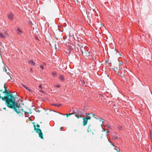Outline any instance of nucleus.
I'll use <instances>...</instances> for the list:
<instances>
[{"instance_id":"1","label":"nucleus","mask_w":152,"mask_h":152,"mask_svg":"<svg viewBox=\"0 0 152 152\" xmlns=\"http://www.w3.org/2000/svg\"><path fill=\"white\" fill-rule=\"evenodd\" d=\"M2 93L6 94V96L3 97L0 94V99L5 101V104L8 107L13 109L17 113H20V110H17V109L19 107L18 105V102H15V99L13 95L6 90L3 91Z\"/></svg>"},{"instance_id":"2","label":"nucleus","mask_w":152,"mask_h":152,"mask_svg":"<svg viewBox=\"0 0 152 152\" xmlns=\"http://www.w3.org/2000/svg\"><path fill=\"white\" fill-rule=\"evenodd\" d=\"M33 125L34 128V130L36 131V132L38 133L39 135V137L42 139H43V136L41 130L39 128L40 127V125L37 124L36 126L34 123H33Z\"/></svg>"},{"instance_id":"3","label":"nucleus","mask_w":152,"mask_h":152,"mask_svg":"<svg viewBox=\"0 0 152 152\" xmlns=\"http://www.w3.org/2000/svg\"><path fill=\"white\" fill-rule=\"evenodd\" d=\"M74 48L75 50L77 52L79 51V50L81 51L83 55V49H85V48H83V44L81 43H77L74 46Z\"/></svg>"},{"instance_id":"4","label":"nucleus","mask_w":152,"mask_h":152,"mask_svg":"<svg viewBox=\"0 0 152 152\" xmlns=\"http://www.w3.org/2000/svg\"><path fill=\"white\" fill-rule=\"evenodd\" d=\"M100 141L102 143H105L108 141H109L107 135H102L101 137Z\"/></svg>"},{"instance_id":"5","label":"nucleus","mask_w":152,"mask_h":152,"mask_svg":"<svg viewBox=\"0 0 152 152\" xmlns=\"http://www.w3.org/2000/svg\"><path fill=\"white\" fill-rule=\"evenodd\" d=\"M73 113V114H75L76 115V116L77 118H79L81 117V115L83 114V113L82 112L79 110H76Z\"/></svg>"},{"instance_id":"6","label":"nucleus","mask_w":152,"mask_h":152,"mask_svg":"<svg viewBox=\"0 0 152 152\" xmlns=\"http://www.w3.org/2000/svg\"><path fill=\"white\" fill-rule=\"evenodd\" d=\"M95 130V128L93 125L90 124L87 129V132H92L93 133V131Z\"/></svg>"},{"instance_id":"7","label":"nucleus","mask_w":152,"mask_h":152,"mask_svg":"<svg viewBox=\"0 0 152 152\" xmlns=\"http://www.w3.org/2000/svg\"><path fill=\"white\" fill-rule=\"evenodd\" d=\"M95 114L93 113H88L86 114V118L88 120H90L92 118L91 117L94 116Z\"/></svg>"},{"instance_id":"8","label":"nucleus","mask_w":152,"mask_h":152,"mask_svg":"<svg viewBox=\"0 0 152 152\" xmlns=\"http://www.w3.org/2000/svg\"><path fill=\"white\" fill-rule=\"evenodd\" d=\"M9 19L11 20H14V17L12 13H10L7 15Z\"/></svg>"},{"instance_id":"9","label":"nucleus","mask_w":152,"mask_h":152,"mask_svg":"<svg viewBox=\"0 0 152 152\" xmlns=\"http://www.w3.org/2000/svg\"><path fill=\"white\" fill-rule=\"evenodd\" d=\"M88 121V120L86 117L83 118V124L84 126L87 124Z\"/></svg>"},{"instance_id":"10","label":"nucleus","mask_w":152,"mask_h":152,"mask_svg":"<svg viewBox=\"0 0 152 152\" xmlns=\"http://www.w3.org/2000/svg\"><path fill=\"white\" fill-rule=\"evenodd\" d=\"M50 45L52 47H53L55 49H56V45L53 42H51L50 43Z\"/></svg>"},{"instance_id":"11","label":"nucleus","mask_w":152,"mask_h":152,"mask_svg":"<svg viewBox=\"0 0 152 152\" xmlns=\"http://www.w3.org/2000/svg\"><path fill=\"white\" fill-rule=\"evenodd\" d=\"M18 106L19 107V108H17V110H18L19 109L20 111V113H19V114H20L21 113V112H20L21 111H23L25 113H28V114H29V113L31 114V113L32 112H30V110H29V111H23V109H22L21 110H20V109H19V108L20 107L19 106Z\"/></svg>"},{"instance_id":"12","label":"nucleus","mask_w":152,"mask_h":152,"mask_svg":"<svg viewBox=\"0 0 152 152\" xmlns=\"http://www.w3.org/2000/svg\"><path fill=\"white\" fill-rule=\"evenodd\" d=\"M84 56L87 57H88L90 56V53L89 52H88L87 50L86 51H84Z\"/></svg>"},{"instance_id":"13","label":"nucleus","mask_w":152,"mask_h":152,"mask_svg":"<svg viewBox=\"0 0 152 152\" xmlns=\"http://www.w3.org/2000/svg\"><path fill=\"white\" fill-rule=\"evenodd\" d=\"M22 85L23 87H24L26 89L28 90L29 91L31 92L32 91V90H31L29 88L27 87L25 85L22 84Z\"/></svg>"},{"instance_id":"14","label":"nucleus","mask_w":152,"mask_h":152,"mask_svg":"<svg viewBox=\"0 0 152 152\" xmlns=\"http://www.w3.org/2000/svg\"><path fill=\"white\" fill-rule=\"evenodd\" d=\"M17 33L19 35H21L22 33V31L19 28H18L17 30Z\"/></svg>"},{"instance_id":"15","label":"nucleus","mask_w":152,"mask_h":152,"mask_svg":"<svg viewBox=\"0 0 152 152\" xmlns=\"http://www.w3.org/2000/svg\"><path fill=\"white\" fill-rule=\"evenodd\" d=\"M28 63L33 66H35V63L32 60H29L28 61Z\"/></svg>"},{"instance_id":"16","label":"nucleus","mask_w":152,"mask_h":152,"mask_svg":"<svg viewBox=\"0 0 152 152\" xmlns=\"http://www.w3.org/2000/svg\"><path fill=\"white\" fill-rule=\"evenodd\" d=\"M90 7L91 8V9H92L93 10H94L93 7H94V4L92 3H90L89 4Z\"/></svg>"},{"instance_id":"17","label":"nucleus","mask_w":152,"mask_h":152,"mask_svg":"<svg viewBox=\"0 0 152 152\" xmlns=\"http://www.w3.org/2000/svg\"><path fill=\"white\" fill-rule=\"evenodd\" d=\"M59 79L62 80H64V77L63 75H61L59 77Z\"/></svg>"},{"instance_id":"18","label":"nucleus","mask_w":152,"mask_h":152,"mask_svg":"<svg viewBox=\"0 0 152 152\" xmlns=\"http://www.w3.org/2000/svg\"><path fill=\"white\" fill-rule=\"evenodd\" d=\"M65 115H66V117H68L70 116V115H73V113H71L69 114H66Z\"/></svg>"},{"instance_id":"19","label":"nucleus","mask_w":152,"mask_h":152,"mask_svg":"<svg viewBox=\"0 0 152 152\" xmlns=\"http://www.w3.org/2000/svg\"><path fill=\"white\" fill-rule=\"evenodd\" d=\"M0 37L2 38H4V36L3 35L2 33H0Z\"/></svg>"},{"instance_id":"20","label":"nucleus","mask_w":152,"mask_h":152,"mask_svg":"<svg viewBox=\"0 0 152 152\" xmlns=\"http://www.w3.org/2000/svg\"><path fill=\"white\" fill-rule=\"evenodd\" d=\"M3 70L4 72H7V70L5 66H4V67H3Z\"/></svg>"},{"instance_id":"21","label":"nucleus","mask_w":152,"mask_h":152,"mask_svg":"<svg viewBox=\"0 0 152 152\" xmlns=\"http://www.w3.org/2000/svg\"><path fill=\"white\" fill-rule=\"evenodd\" d=\"M52 73L53 76H55V75H57V73L56 72H53Z\"/></svg>"},{"instance_id":"22","label":"nucleus","mask_w":152,"mask_h":152,"mask_svg":"<svg viewBox=\"0 0 152 152\" xmlns=\"http://www.w3.org/2000/svg\"><path fill=\"white\" fill-rule=\"evenodd\" d=\"M115 69V70H118V69H120V67H117V66H116V67H115V68L113 69Z\"/></svg>"},{"instance_id":"23","label":"nucleus","mask_w":152,"mask_h":152,"mask_svg":"<svg viewBox=\"0 0 152 152\" xmlns=\"http://www.w3.org/2000/svg\"><path fill=\"white\" fill-rule=\"evenodd\" d=\"M118 128L119 130H121L122 129V127L121 126H118Z\"/></svg>"},{"instance_id":"24","label":"nucleus","mask_w":152,"mask_h":152,"mask_svg":"<svg viewBox=\"0 0 152 152\" xmlns=\"http://www.w3.org/2000/svg\"><path fill=\"white\" fill-rule=\"evenodd\" d=\"M53 105L55 106H57L58 107L60 106L61 105V104H53Z\"/></svg>"},{"instance_id":"25","label":"nucleus","mask_w":152,"mask_h":152,"mask_svg":"<svg viewBox=\"0 0 152 152\" xmlns=\"http://www.w3.org/2000/svg\"><path fill=\"white\" fill-rule=\"evenodd\" d=\"M99 120L100 121H102V122L103 121H104L103 119H102L101 118H99Z\"/></svg>"},{"instance_id":"26","label":"nucleus","mask_w":152,"mask_h":152,"mask_svg":"<svg viewBox=\"0 0 152 152\" xmlns=\"http://www.w3.org/2000/svg\"><path fill=\"white\" fill-rule=\"evenodd\" d=\"M83 48H85V49H83V54H84V51H86V49L87 48V47H84Z\"/></svg>"},{"instance_id":"27","label":"nucleus","mask_w":152,"mask_h":152,"mask_svg":"<svg viewBox=\"0 0 152 152\" xmlns=\"http://www.w3.org/2000/svg\"><path fill=\"white\" fill-rule=\"evenodd\" d=\"M4 91H5V90H7V88L5 86V84L4 85Z\"/></svg>"},{"instance_id":"28","label":"nucleus","mask_w":152,"mask_h":152,"mask_svg":"<svg viewBox=\"0 0 152 152\" xmlns=\"http://www.w3.org/2000/svg\"><path fill=\"white\" fill-rule=\"evenodd\" d=\"M39 87L40 88H41V89H42V86L41 85H39Z\"/></svg>"},{"instance_id":"29","label":"nucleus","mask_w":152,"mask_h":152,"mask_svg":"<svg viewBox=\"0 0 152 152\" xmlns=\"http://www.w3.org/2000/svg\"><path fill=\"white\" fill-rule=\"evenodd\" d=\"M92 117H94L96 118V119H97L98 116H97L96 115H95V116H92Z\"/></svg>"},{"instance_id":"30","label":"nucleus","mask_w":152,"mask_h":152,"mask_svg":"<svg viewBox=\"0 0 152 152\" xmlns=\"http://www.w3.org/2000/svg\"><path fill=\"white\" fill-rule=\"evenodd\" d=\"M55 87H57L58 88H59L60 87V86L59 85H57V86L55 85Z\"/></svg>"},{"instance_id":"31","label":"nucleus","mask_w":152,"mask_h":152,"mask_svg":"<svg viewBox=\"0 0 152 152\" xmlns=\"http://www.w3.org/2000/svg\"><path fill=\"white\" fill-rule=\"evenodd\" d=\"M40 67L41 68H42V70L43 69L44 67H43V66H42L41 65V66H40Z\"/></svg>"},{"instance_id":"32","label":"nucleus","mask_w":152,"mask_h":152,"mask_svg":"<svg viewBox=\"0 0 152 152\" xmlns=\"http://www.w3.org/2000/svg\"><path fill=\"white\" fill-rule=\"evenodd\" d=\"M114 149L116 150V151H117V152H119V151H118L117 149H116L115 148H114Z\"/></svg>"},{"instance_id":"33","label":"nucleus","mask_w":152,"mask_h":152,"mask_svg":"<svg viewBox=\"0 0 152 152\" xmlns=\"http://www.w3.org/2000/svg\"><path fill=\"white\" fill-rule=\"evenodd\" d=\"M39 91H40V92H43V91H42V89H41V90H40Z\"/></svg>"},{"instance_id":"34","label":"nucleus","mask_w":152,"mask_h":152,"mask_svg":"<svg viewBox=\"0 0 152 152\" xmlns=\"http://www.w3.org/2000/svg\"><path fill=\"white\" fill-rule=\"evenodd\" d=\"M3 109H4V110H6V108L5 107H4L3 108Z\"/></svg>"},{"instance_id":"35","label":"nucleus","mask_w":152,"mask_h":152,"mask_svg":"<svg viewBox=\"0 0 152 152\" xmlns=\"http://www.w3.org/2000/svg\"><path fill=\"white\" fill-rule=\"evenodd\" d=\"M0 91L1 92H3V90H2V89H1V90H0Z\"/></svg>"},{"instance_id":"36","label":"nucleus","mask_w":152,"mask_h":152,"mask_svg":"<svg viewBox=\"0 0 152 152\" xmlns=\"http://www.w3.org/2000/svg\"><path fill=\"white\" fill-rule=\"evenodd\" d=\"M62 127H61L60 128V130H61V129H62Z\"/></svg>"},{"instance_id":"37","label":"nucleus","mask_w":152,"mask_h":152,"mask_svg":"<svg viewBox=\"0 0 152 152\" xmlns=\"http://www.w3.org/2000/svg\"><path fill=\"white\" fill-rule=\"evenodd\" d=\"M109 132V131H107L106 132L108 133Z\"/></svg>"},{"instance_id":"38","label":"nucleus","mask_w":152,"mask_h":152,"mask_svg":"<svg viewBox=\"0 0 152 152\" xmlns=\"http://www.w3.org/2000/svg\"><path fill=\"white\" fill-rule=\"evenodd\" d=\"M122 77H124V75H122Z\"/></svg>"},{"instance_id":"39","label":"nucleus","mask_w":152,"mask_h":152,"mask_svg":"<svg viewBox=\"0 0 152 152\" xmlns=\"http://www.w3.org/2000/svg\"><path fill=\"white\" fill-rule=\"evenodd\" d=\"M83 11H84V12H85L84 10H83V11H82V12H83Z\"/></svg>"},{"instance_id":"40","label":"nucleus","mask_w":152,"mask_h":152,"mask_svg":"<svg viewBox=\"0 0 152 152\" xmlns=\"http://www.w3.org/2000/svg\"><path fill=\"white\" fill-rule=\"evenodd\" d=\"M83 11H84V12H85L84 10H83V11H82V12H83Z\"/></svg>"},{"instance_id":"41","label":"nucleus","mask_w":152,"mask_h":152,"mask_svg":"<svg viewBox=\"0 0 152 152\" xmlns=\"http://www.w3.org/2000/svg\"><path fill=\"white\" fill-rule=\"evenodd\" d=\"M83 11H84V12H85L84 10H83V11H82V12H83Z\"/></svg>"},{"instance_id":"42","label":"nucleus","mask_w":152,"mask_h":152,"mask_svg":"<svg viewBox=\"0 0 152 152\" xmlns=\"http://www.w3.org/2000/svg\"><path fill=\"white\" fill-rule=\"evenodd\" d=\"M10 78L11 79H12L11 77H10Z\"/></svg>"},{"instance_id":"43","label":"nucleus","mask_w":152,"mask_h":152,"mask_svg":"<svg viewBox=\"0 0 152 152\" xmlns=\"http://www.w3.org/2000/svg\"><path fill=\"white\" fill-rule=\"evenodd\" d=\"M101 26H103L102 25V24H101Z\"/></svg>"},{"instance_id":"44","label":"nucleus","mask_w":152,"mask_h":152,"mask_svg":"<svg viewBox=\"0 0 152 152\" xmlns=\"http://www.w3.org/2000/svg\"><path fill=\"white\" fill-rule=\"evenodd\" d=\"M115 139H117V137H116V138H115Z\"/></svg>"},{"instance_id":"45","label":"nucleus","mask_w":152,"mask_h":152,"mask_svg":"<svg viewBox=\"0 0 152 152\" xmlns=\"http://www.w3.org/2000/svg\"><path fill=\"white\" fill-rule=\"evenodd\" d=\"M63 39H64V37H63Z\"/></svg>"},{"instance_id":"46","label":"nucleus","mask_w":152,"mask_h":152,"mask_svg":"<svg viewBox=\"0 0 152 152\" xmlns=\"http://www.w3.org/2000/svg\"><path fill=\"white\" fill-rule=\"evenodd\" d=\"M123 73H124V71H123Z\"/></svg>"},{"instance_id":"47","label":"nucleus","mask_w":152,"mask_h":152,"mask_svg":"<svg viewBox=\"0 0 152 152\" xmlns=\"http://www.w3.org/2000/svg\"><path fill=\"white\" fill-rule=\"evenodd\" d=\"M30 70H32V69H31Z\"/></svg>"},{"instance_id":"48","label":"nucleus","mask_w":152,"mask_h":152,"mask_svg":"<svg viewBox=\"0 0 152 152\" xmlns=\"http://www.w3.org/2000/svg\"><path fill=\"white\" fill-rule=\"evenodd\" d=\"M120 63H119V64H120Z\"/></svg>"}]
</instances>
